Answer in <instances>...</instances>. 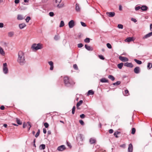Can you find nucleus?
I'll return each instance as SVG.
<instances>
[{
    "instance_id": "dca6fc26",
    "label": "nucleus",
    "mask_w": 152,
    "mask_h": 152,
    "mask_svg": "<svg viewBox=\"0 0 152 152\" xmlns=\"http://www.w3.org/2000/svg\"><path fill=\"white\" fill-rule=\"evenodd\" d=\"M89 142L91 144H92L95 143L96 140L93 138H91L89 140Z\"/></svg>"
},
{
    "instance_id": "c9c22d12",
    "label": "nucleus",
    "mask_w": 152,
    "mask_h": 152,
    "mask_svg": "<svg viewBox=\"0 0 152 152\" xmlns=\"http://www.w3.org/2000/svg\"><path fill=\"white\" fill-rule=\"evenodd\" d=\"M16 122L19 125H21L22 124V123L20 121V119L18 118H16Z\"/></svg>"
},
{
    "instance_id": "5fc2aeb1",
    "label": "nucleus",
    "mask_w": 152,
    "mask_h": 152,
    "mask_svg": "<svg viewBox=\"0 0 152 152\" xmlns=\"http://www.w3.org/2000/svg\"><path fill=\"white\" fill-rule=\"evenodd\" d=\"M80 117L81 118H83L85 117V115L84 114H82L80 115Z\"/></svg>"
},
{
    "instance_id": "4c0bfd02",
    "label": "nucleus",
    "mask_w": 152,
    "mask_h": 152,
    "mask_svg": "<svg viewBox=\"0 0 152 152\" xmlns=\"http://www.w3.org/2000/svg\"><path fill=\"white\" fill-rule=\"evenodd\" d=\"M75 106H74L72 110V113L73 114H75Z\"/></svg>"
},
{
    "instance_id": "bb28decb",
    "label": "nucleus",
    "mask_w": 152,
    "mask_h": 152,
    "mask_svg": "<svg viewBox=\"0 0 152 152\" xmlns=\"http://www.w3.org/2000/svg\"><path fill=\"white\" fill-rule=\"evenodd\" d=\"M134 61L138 64H141L142 63V62L141 61L138 60L137 59H134Z\"/></svg>"
},
{
    "instance_id": "423d86ee",
    "label": "nucleus",
    "mask_w": 152,
    "mask_h": 152,
    "mask_svg": "<svg viewBox=\"0 0 152 152\" xmlns=\"http://www.w3.org/2000/svg\"><path fill=\"white\" fill-rule=\"evenodd\" d=\"M119 58L120 60L124 62H127L129 60L127 58L121 56H120L119 57Z\"/></svg>"
},
{
    "instance_id": "de8ad7c7",
    "label": "nucleus",
    "mask_w": 152,
    "mask_h": 152,
    "mask_svg": "<svg viewBox=\"0 0 152 152\" xmlns=\"http://www.w3.org/2000/svg\"><path fill=\"white\" fill-rule=\"evenodd\" d=\"M73 67L74 69L76 70H77L78 69V67L77 65L76 64H74L73 65Z\"/></svg>"
},
{
    "instance_id": "a19ab883",
    "label": "nucleus",
    "mask_w": 152,
    "mask_h": 152,
    "mask_svg": "<svg viewBox=\"0 0 152 152\" xmlns=\"http://www.w3.org/2000/svg\"><path fill=\"white\" fill-rule=\"evenodd\" d=\"M121 83V82L120 81H117L116 82L113 83V85L114 86H115V85H119Z\"/></svg>"
},
{
    "instance_id": "a18cd8bd",
    "label": "nucleus",
    "mask_w": 152,
    "mask_h": 152,
    "mask_svg": "<svg viewBox=\"0 0 152 152\" xmlns=\"http://www.w3.org/2000/svg\"><path fill=\"white\" fill-rule=\"evenodd\" d=\"M83 45L82 43H80L77 44V47L79 48H81L83 47Z\"/></svg>"
},
{
    "instance_id": "e2e57ef3",
    "label": "nucleus",
    "mask_w": 152,
    "mask_h": 152,
    "mask_svg": "<svg viewBox=\"0 0 152 152\" xmlns=\"http://www.w3.org/2000/svg\"><path fill=\"white\" fill-rule=\"evenodd\" d=\"M43 132L44 134H46L47 132L46 129L45 128L43 129Z\"/></svg>"
},
{
    "instance_id": "1a4fd4ad",
    "label": "nucleus",
    "mask_w": 152,
    "mask_h": 152,
    "mask_svg": "<svg viewBox=\"0 0 152 152\" xmlns=\"http://www.w3.org/2000/svg\"><path fill=\"white\" fill-rule=\"evenodd\" d=\"M124 65L125 66L130 68H132L133 67V65L131 63H125L124 64Z\"/></svg>"
},
{
    "instance_id": "aec40b11",
    "label": "nucleus",
    "mask_w": 152,
    "mask_h": 152,
    "mask_svg": "<svg viewBox=\"0 0 152 152\" xmlns=\"http://www.w3.org/2000/svg\"><path fill=\"white\" fill-rule=\"evenodd\" d=\"M133 41V38L132 37H129L127 38L125 40V41L129 42Z\"/></svg>"
},
{
    "instance_id": "0eeeda50",
    "label": "nucleus",
    "mask_w": 152,
    "mask_h": 152,
    "mask_svg": "<svg viewBox=\"0 0 152 152\" xmlns=\"http://www.w3.org/2000/svg\"><path fill=\"white\" fill-rule=\"evenodd\" d=\"M106 15L110 17H113L115 15V13L114 12H107L106 13Z\"/></svg>"
},
{
    "instance_id": "58836bf2",
    "label": "nucleus",
    "mask_w": 152,
    "mask_h": 152,
    "mask_svg": "<svg viewBox=\"0 0 152 152\" xmlns=\"http://www.w3.org/2000/svg\"><path fill=\"white\" fill-rule=\"evenodd\" d=\"M147 67L149 69H150L152 67V64L151 63H148L147 65Z\"/></svg>"
},
{
    "instance_id": "f257e3e1",
    "label": "nucleus",
    "mask_w": 152,
    "mask_h": 152,
    "mask_svg": "<svg viewBox=\"0 0 152 152\" xmlns=\"http://www.w3.org/2000/svg\"><path fill=\"white\" fill-rule=\"evenodd\" d=\"M17 62L21 65H23L26 62L24 53L21 51L18 52Z\"/></svg>"
},
{
    "instance_id": "79ce46f5",
    "label": "nucleus",
    "mask_w": 152,
    "mask_h": 152,
    "mask_svg": "<svg viewBox=\"0 0 152 152\" xmlns=\"http://www.w3.org/2000/svg\"><path fill=\"white\" fill-rule=\"evenodd\" d=\"M31 19V18L29 16H28L26 17V22L28 23L29 20Z\"/></svg>"
},
{
    "instance_id": "338daca9",
    "label": "nucleus",
    "mask_w": 152,
    "mask_h": 152,
    "mask_svg": "<svg viewBox=\"0 0 152 152\" xmlns=\"http://www.w3.org/2000/svg\"><path fill=\"white\" fill-rule=\"evenodd\" d=\"M125 146V144H123L120 145V147H124Z\"/></svg>"
},
{
    "instance_id": "09e8293b",
    "label": "nucleus",
    "mask_w": 152,
    "mask_h": 152,
    "mask_svg": "<svg viewBox=\"0 0 152 152\" xmlns=\"http://www.w3.org/2000/svg\"><path fill=\"white\" fill-rule=\"evenodd\" d=\"M99 57L100 59L102 60H104V56L102 55H99Z\"/></svg>"
},
{
    "instance_id": "ea45409f",
    "label": "nucleus",
    "mask_w": 152,
    "mask_h": 152,
    "mask_svg": "<svg viewBox=\"0 0 152 152\" xmlns=\"http://www.w3.org/2000/svg\"><path fill=\"white\" fill-rule=\"evenodd\" d=\"M136 132V129L135 128H133L132 129L131 133L132 134H134Z\"/></svg>"
},
{
    "instance_id": "774afa93",
    "label": "nucleus",
    "mask_w": 152,
    "mask_h": 152,
    "mask_svg": "<svg viewBox=\"0 0 152 152\" xmlns=\"http://www.w3.org/2000/svg\"><path fill=\"white\" fill-rule=\"evenodd\" d=\"M83 135L82 134H79V137H80V139H81Z\"/></svg>"
},
{
    "instance_id": "0e129e2a",
    "label": "nucleus",
    "mask_w": 152,
    "mask_h": 152,
    "mask_svg": "<svg viewBox=\"0 0 152 152\" xmlns=\"http://www.w3.org/2000/svg\"><path fill=\"white\" fill-rule=\"evenodd\" d=\"M4 26V24L3 23H0V28H2Z\"/></svg>"
},
{
    "instance_id": "c03bdc74",
    "label": "nucleus",
    "mask_w": 152,
    "mask_h": 152,
    "mask_svg": "<svg viewBox=\"0 0 152 152\" xmlns=\"http://www.w3.org/2000/svg\"><path fill=\"white\" fill-rule=\"evenodd\" d=\"M135 10L136 11H137V10H139V9H141V7H140V6H138L137 7H135Z\"/></svg>"
},
{
    "instance_id": "6e6d98bb",
    "label": "nucleus",
    "mask_w": 152,
    "mask_h": 152,
    "mask_svg": "<svg viewBox=\"0 0 152 152\" xmlns=\"http://www.w3.org/2000/svg\"><path fill=\"white\" fill-rule=\"evenodd\" d=\"M113 132V129H110L109 131V132L110 134L112 133Z\"/></svg>"
},
{
    "instance_id": "2eb2a0df",
    "label": "nucleus",
    "mask_w": 152,
    "mask_h": 152,
    "mask_svg": "<svg viewBox=\"0 0 152 152\" xmlns=\"http://www.w3.org/2000/svg\"><path fill=\"white\" fill-rule=\"evenodd\" d=\"M85 48L88 51H92L93 48H92L90 46H88L87 45H85Z\"/></svg>"
},
{
    "instance_id": "37998d69",
    "label": "nucleus",
    "mask_w": 152,
    "mask_h": 152,
    "mask_svg": "<svg viewBox=\"0 0 152 152\" xmlns=\"http://www.w3.org/2000/svg\"><path fill=\"white\" fill-rule=\"evenodd\" d=\"M107 47L109 49H111L112 48V46L109 43L107 44Z\"/></svg>"
},
{
    "instance_id": "ddd939ff",
    "label": "nucleus",
    "mask_w": 152,
    "mask_h": 152,
    "mask_svg": "<svg viewBox=\"0 0 152 152\" xmlns=\"http://www.w3.org/2000/svg\"><path fill=\"white\" fill-rule=\"evenodd\" d=\"M140 68L139 67H136L134 69V73L136 74H138L140 72Z\"/></svg>"
},
{
    "instance_id": "603ef678",
    "label": "nucleus",
    "mask_w": 152,
    "mask_h": 152,
    "mask_svg": "<svg viewBox=\"0 0 152 152\" xmlns=\"http://www.w3.org/2000/svg\"><path fill=\"white\" fill-rule=\"evenodd\" d=\"M80 23L81 24V25L83 26V27H86V24L85 23H84V22H80Z\"/></svg>"
},
{
    "instance_id": "8fccbe9b",
    "label": "nucleus",
    "mask_w": 152,
    "mask_h": 152,
    "mask_svg": "<svg viewBox=\"0 0 152 152\" xmlns=\"http://www.w3.org/2000/svg\"><path fill=\"white\" fill-rule=\"evenodd\" d=\"M44 126L45 128H47L49 126V124L47 123H45L44 124Z\"/></svg>"
},
{
    "instance_id": "6e6552de",
    "label": "nucleus",
    "mask_w": 152,
    "mask_h": 152,
    "mask_svg": "<svg viewBox=\"0 0 152 152\" xmlns=\"http://www.w3.org/2000/svg\"><path fill=\"white\" fill-rule=\"evenodd\" d=\"M68 25L70 28H72L74 26V22L73 20H71L68 23Z\"/></svg>"
},
{
    "instance_id": "3c124183",
    "label": "nucleus",
    "mask_w": 152,
    "mask_h": 152,
    "mask_svg": "<svg viewBox=\"0 0 152 152\" xmlns=\"http://www.w3.org/2000/svg\"><path fill=\"white\" fill-rule=\"evenodd\" d=\"M79 123L82 125H83L84 124V122L82 120H80L79 121Z\"/></svg>"
},
{
    "instance_id": "f3484780",
    "label": "nucleus",
    "mask_w": 152,
    "mask_h": 152,
    "mask_svg": "<svg viewBox=\"0 0 152 152\" xmlns=\"http://www.w3.org/2000/svg\"><path fill=\"white\" fill-rule=\"evenodd\" d=\"M100 81L101 82L103 83H108V80L105 78H103L101 79Z\"/></svg>"
},
{
    "instance_id": "6ab92c4d",
    "label": "nucleus",
    "mask_w": 152,
    "mask_h": 152,
    "mask_svg": "<svg viewBox=\"0 0 152 152\" xmlns=\"http://www.w3.org/2000/svg\"><path fill=\"white\" fill-rule=\"evenodd\" d=\"M75 10L76 11L78 12H79L80 11V9L79 6V5L78 4H76Z\"/></svg>"
},
{
    "instance_id": "a878e982",
    "label": "nucleus",
    "mask_w": 152,
    "mask_h": 152,
    "mask_svg": "<svg viewBox=\"0 0 152 152\" xmlns=\"http://www.w3.org/2000/svg\"><path fill=\"white\" fill-rule=\"evenodd\" d=\"M123 64H124L123 63H121L118 64L117 65L118 68L120 69H122V68L123 66Z\"/></svg>"
},
{
    "instance_id": "13d9d810",
    "label": "nucleus",
    "mask_w": 152,
    "mask_h": 152,
    "mask_svg": "<svg viewBox=\"0 0 152 152\" xmlns=\"http://www.w3.org/2000/svg\"><path fill=\"white\" fill-rule=\"evenodd\" d=\"M4 108H5L4 107L3 105H1L0 107V109L1 110H4Z\"/></svg>"
},
{
    "instance_id": "864d4df0",
    "label": "nucleus",
    "mask_w": 152,
    "mask_h": 152,
    "mask_svg": "<svg viewBox=\"0 0 152 152\" xmlns=\"http://www.w3.org/2000/svg\"><path fill=\"white\" fill-rule=\"evenodd\" d=\"M49 15L51 17H53L54 15V14L53 12H50L49 13Z\"/></svg>"
},
{
    "instance_id": "052dcab7",
    "label": "nucleus",
    "mask_w": 152,
    "mask_h": 152,
    "mask_svg": "<svg viewBox=\"0 0 152 152\" xmlns=\"http://www.w3.org/2000/svg\"><path fill=\"white\" fill-rule=\"evenodd\" d=\"M131 20L132 21H134V22L135 23L137 22V20L135 19H134V18H131Z\"/></svg>"
},
{
    "instance_id": "f8f14e48",
    "label": "nucleus",
    "mask_w": 152,
    "mask_h": 152,
    "mask_svg": "<svg viewBox=\"0 0 152 152\" xmlns=\"http://www.w3.org/2000/svg\"><path fill=\"white\" fill-rule=\"evenodd\" d=\"M152 36V31L151 32L149 33L148 34H146L143 37V39H147L151 36Z\"/></svg>"
},
{
    "instance_id": "72a5a7b5",
    "label": "nucleus",
    "mask_w": 152,
    "mask_h": 152,
    "mask_svg": "<svg viewBox=\"0 0 152 152\" xmlns=\"http://www.w3.org/2000/svg\"><path fill=\"white\" fill-rule=\"evenodd\" d=\"M84 41L86 43H89L90 42V39L88 38H87L84 39Z\"/></svg>"
},
{
    "instance_id": "9b49d317",
    "label": "nucleus",
    "mask_w": 152,
    "mask_h": 152,
    "mask_svg": "<svg viewBox=\"0 0 152 152\" xmlns=\"http://www.w3.org/2000/svg\"><path fill=\"white\" fill-rule=\"evenodd\" d=\"M133 151V146L131 143L129 144L128 148V152H132Z\"/></svg>"
},
{
    "instance_id": "2f4dec72",
    "label": "nucleus",
    "mask_w": 152,
    "mask_h": 152,
    "mask_svg": "<svg viewBox=\"0 0 152 152\" xmlns=\"http://www.w3.org/2000/svg\"><path fill=\"white\" fill-rule=\"evenodd\" d=\"M83 103V101L82 100H80L79 102H78L76 106H80Z\"/></svg>"
},
{
    "instance_id": "4468645a",
    "label": "nucleus",
    "mask_w": 152,
    "mask_h": 152,
    "mask_svg": "<svg viewBox=\"0 0 152 152\" xmlns=\"http://www.w3.org/2000/svg\"><path fill=\"white\" fill-rule=\"evenodd\" d=\"M49 65L50 66V69L52 70L53 69V63L52 61H50L48 62Z\"/></svg>"
},
{
    "instance_id": "680f3d73",
    "label": "nucleus",
    "mask_w": 152,
    "mask_h": 152,
    "mask_svg": "<svg viewBox=\"0 0 152 152\" xmlns=\"http://www.w3.org/2000/svg\"><path fill=\"white\" fill-rule=\"evenodd\" d=\"M27 123L28 124V125L29 126V127L28 128V130H29L30 129L31 127V126L29 122H28Z\"/></svg>"
},
{
    "instance_id": "bf43d9fd",
    "label": "nucleus",
    "mask_w": 152,
    "mask_h": 152,
    "mask_svg": "<svg viewBox=\"0 0 152 152\" xmlns=\"http://www.w3.org/2000/svg\"><path fill=\"white\" fill-rule=\"evenodd\" d=\"M27 124L25 123H23V128H25L27 126Z\"/></svg>"
},
{
    "instance_id": "4be33fe9",
    "label": "nucleus",
    "mask_w": 152,
    "mask_h": 152,
    "mask_svg": "<svg viewBox=\"0 0 152 152\" xmlns=\"http://www.w3.org/2000/svg\"><path fill=\"white\" fill-rule=\"evenodd\" d=\"M26 26V25L24 23H23L19 24V26L20 29L23 28Z\"/></svg>"
},
{
    "instance_id": "412c9836",
    "label": "nucleus",
    "mask_w": 152,
    "mask_h": 152,
    "mask_svg": "<svg viewBox=\"0 0 152 152\" xmlns=\"http://www.w3.org/2000/svg\"><path fill=\"white\" fill-rule=\"evenodd\" d=\"M148 8L147 6L145 5H143L141 7V9L142 11H145L147 10Z\"/></svg>"
},
{
    "instance_id": "393cba45",
    "label": "nucleus",
    "mask_w": 152,
    "mask_h": 152,
    "mask_svg": "<svg viewBox=\"0 0 152 152\" xmlns=\"http://www.w3.org/2000/svg\"><path fill=\"white\" fill-rule=\"evenodd\" d=\"M0 53L2 55H4L5 53L2 48L0 46Z\"/></svg>"
},
{
    "instance_id": "e433bc0d",
    "label": "nucleus",
    "mask_w": 152,
    "mask_h": 152,
    "mask_svg": "<svg viewBox=\"0 0 152 152\" xmlns=\"http://www.w3.org/2000/svg\"><path fill=\"white\" fill-rule=\"evenodd\" d=\"M40 132V131L39 129H38L37 132V133H36V134L35 135V137H38V136H39V134Z\"/></svg>"
},
{
    "instance_id": "b1692460",
    "label": "nucleus",
    "mask_w": 152,
    "mask_h": 152,
    "mask_svg": "<svg viewBox=\"0 0 152 152\" xmlns=\"http://www.w3.org/2000/svg\"><path fill=\"white\" fill-rule=\"evenodd\" d=\"M14 35V32L13 31H10L8 33V35L10 37H12Z\"/></svg>"
},
{
    "instance_id": "7ed1b4c3",
    "label": "nucleus",
    "mask_w": 152,
    "mask_h": 152,
    "mask_svg": "<svg viewBox=\"0 0 152 152\" xmlns=\"http://www.w3.org/2000/svg\"><path fill=\"white\" fill-rule=\"evenodd\" d=\"M55 5L58 8H63L64 6V4L63 2H61V0H54Z\"/></svg>"
},
{
    "instance_id": "cd10ccee",
    "label": "nucleus",
    "mask_w": 152,
    "mask_h": 152,
    "mask_svg": "<svg viewBox=\"0 0 152 152\" xmlns=\"http://www.w3.org/2000/svg\"><path fill=\"white\" fill-rule=\"evenodd\" d=\"M108 78L111 80L112 81H113L115 79V77L113 75H111L108 76Z\"/></svg>"
},
{
    "instance_id": "5701e85b",
    "label": "nucleus",
    "mask_w": 152,
    "mask_h": 152,
    "mask_svg": "<svg viewBox=\"0 0 152 152\" xmlns=\"http://www.w3.org/2000/svg\"><path fill=\"white\" fill-rule=\"evenodd\" d=\"M45 148V144H42L39 146V149L40 150H44Z\"/></svg>"
},
{
    "instance_id": "49530a36",
    "label": "nucleus",
    "mask_w": 152,
    "mask_h": 152,
    "mask_svg": "<svg viewBox=\"0 0 152 152\" xmlns=\"http://www.w3.org/2000/svg\"><path fill=\"white\" fill-rule=\"evenodd\" d=\"M123 25L122 24H119L118 25V27L119 28L122 29L123 28Z\"/></svg>"
},
{
    "instance_id": "39448f33",
    "label": "nucleus",
    "mask_w": 152,
    "mask_h": 152,
    "mask_svg": "<svg viewBox=\"0 0 152 152\" xmlns=\"http://www.w3.org/2000/svg\"><path fill=\"white\" fill-rule=\"evenodd\" d=\"M3 70L4 74H7L8 73V69L7 67V64L6 63L3 64Z\"/></svg>"
},
{
    "instance_id": "f704fd0d",
    "label": "nucleus",
    "mask_w": 152,
    "mask_h": 152,
    "mask_svg": "<svg viewBox=\"0 0 152 152\" xmlns=\"http://www.w3.org/2000/svg\"><path fill=\"white\" fill-rule=\"evenodd\" d=\"M64 25V21L63 20L61 21V22H60V24L59 26V27H63Z\"/></svg>"
},
{
    "instance_id": "a211bd4d",
    "label": "nucleus",
    "mask_w": 152,
    "mask_h": 152,
    "mask_svg": "<svg viewBox=\"0 0 152 152\" xmlns=\"http://www.w3.org/2000/svg\"><path fill=\"white\" fill-rule=\"evenodd\" d=\"M94 94V92L92 90H89L87 94V96H89L90 95H93Z\"/></svg>"
},
{
    "instance_id": "20e7f679",
    "label": "nucleus",
    "mask_w": 152,
    "mask_h": 152,
    "mask_svg": "<svg viewBox=\"0 0 152 152\" xmlns=\"http://www.w3.org/2000/svg\"><path fill=\"white\" fill-rule=\"evenodd\" d=\"M42 45L40 43H39L37 44H33L31 47V48L35 50H37L42 48Z\"/></svg>"
},
{
    "instance_id": "69168bd1",
    "label": "nucleus",
    "mask_w": 152,
    "mask_h": 152,
    "mask_svg": "<svg viewBox=\"0 0 152 152\" xmlns=\"http://www.w3.org/2000/svg\"><path fill=\"white\" fill-rule=\"evenodd\" d=\"M119 10L121 11L122 10V7L121 5L119 6Z\"/></svg>"
},
{
    "instance_id": "9d476101",
    "label": "nucleus",
    "mask_w": 152,
    "mask_h": 152,
    "mask_svg": "<svg viewBox=\"0 0 152 152\" xmlns=\"http://www.w3.org/2000/svg\"><path fill=\"white\" fill-rule=\"evenodd\" d=\"M66 148L64 145H62L58 146V147L57 150L59 151H62L64 150Z\"/></svg>"
},
{
    "instance_id": "f03ea898",
    "label": "nucleus",
    "mask_w": 152,
    "mask_h": 152,
    "mask_svg": "<svg viewBox=\"0 0 152 152\" xmlns=\"http://www.w3.org/2000/svg\"><path fill=\"white\" fill-rule=\"evenodd\" d=\"M64 81L65 85L67 87H70L74 84L72 81H70L68 77H64Z\"/></svg>"
},
{
    "instance_id": "4d7b16f0",
    "label": "nucleus",
    "mask_w": 152,
    "mask_h": 152,
    "mask_svg": "<svg viewBox=\"0 0 152 152\" xmlns=\"http://www.w3.org/2000/svg\"><path fill=\"white\" fill-rule=\"evenodd\" d=\"M15 3L16 4H18L19 3L20 0H15Z\"/></svg>"
},
{
    "instance_id": "c756f323",
    "label": "nucleus",
    "mask_w": 152,
    "mask_h": 152,
    "mask_svg": "<svg viewBox=\"0 0 152 152\" xmlns=\"http://www.w3.org/2000/svg\"><path fill=\"white\" fill-rule=\"evenodd\" d=\"M17 19L18 20H22L23 19L22 16L20 15H18Z\"/></svg>"
},
{
    "instance_id": "7c9ffc66",
    "label": "nucleus",
    "mask_w": 152,
    "mask_h": 152,
    "mask_svg": "<svg viewBox=\"0 0 152 152\" xmlns=\"http://www.w3.org/2000/svg\"><path fill=\"white\" fill-rule=\"evenodd\" d=\"M120 133H121L120 132H118V131L115 132H114V135L115 136V137L116 138H118V136L117 135L119 134H120Z\"/></svg>"
},
{
    "instance_id": "473e14b6",
    "label": "nucleus",
    "mask_w": 152,
    "mask_h": 152,
    "mask_svg": "<svg viewBox=\"0 0 152 152\" xmlns=\"http://www.w3.org/2000/svg\"><path fill=\"white\" fill-rule=\"evenodd\" d=\"M60 38V36L58 35H56L54 37V39L56 40H58Z\"/></svg>"
},
{
    "instance_id": "c85d7f7f",
    "label": "nucleus",
    "mask_w": 152,
    "mask_h": 152,
    "mask_svg": "<svg viewBox=\"0 0 152 152\" xmlns=\"http://www.w3.org/2000/svg\"><path fill=\"white\" fill-rule=\"evenodd\" d=\"M123 94L124 95L128 96L129 94V91L128 90L126 89L125 90L124 93H123Z\"/></svg>"
}]
</instances>
